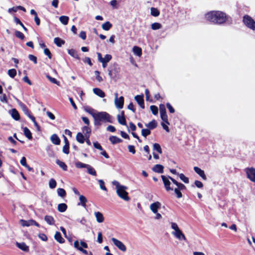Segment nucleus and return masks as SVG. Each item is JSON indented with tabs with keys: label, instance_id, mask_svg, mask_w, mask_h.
Segmentation results:
<instances>
[{
	"label": "nucleus",
	"instance_id": "obj_64",
	"mask_svg": "<svg viewBox=\"0 0 255 255\" xmlns=\"http://www.w3.org/2000/svg\"><path fill=\"white\" fill-rule=\"evenodd\" d=\"M38 237L43 241H46L47 240V237L44 234H39Z\"/></svg>",
	"mask_w": 255,
	"mask_h": 255
},
{
	"label": "nucleus",
	"instance_id": "obj_21",
	"mask_svg": "<svg viewBox=\"0 0 255 255\" xmlns=\"http://www.w3.org/2000/svg\"><path fill=\"white\" fill-rule=\"evenodd\" d=\"M54 239L60 244H63L65 242V240L62 237L60 233L59 232L55 233Z\"/></svg>",
	"mask_w": 255,
	"mask_h": 255
},
{
	"label": "nucleus",
	"instance_id": "obj_63",
	"mask_svg": "<svg viewBox=\"0 0 255 255\" xmlns=\"http://www.w3.org/2000/svg\"><path fill=\"white\" fill-rule=\"evenodd\" d=\"M44 54L47 55L49 59L51 58V53L48 48H45L44 50Z\"/></svg>",
	"mask_w": 255,
	"mask_h": 255
},
{
	"label": "nucleus",
	"instance_id": "obj_1",
	"mask_svg": "<svg viewBox=\"0 0 255 255\" xmlns=\"http://www.w3.org/2000/svg\"><path fill=\"white\" fill-rule=\"evenodd\" d=\"M207 20L217 24L224 23L227 19L226 14L220 11H212L205 15Z\"/></svg>",
	"mask_w": 255,
	"mask_h": 255
},
{
	"label": "nucleus",
	"instance_id": "obj_60",
	"mask_svg": "<svg viewBox=\"0 0 255 255\" xmlns=\"http://www.w3.org/2000/svg\"><path fill=\"white\" fill-rule=\"evenodd\" d=\"M28 58L30 60L33 61L34 64L37 63V58L34 55L30 54L28 55Z\"/></svg>",
	"mask_w": 255,
	"mask_h": 255
},
{
	"label": "nucleus",
	"instance_id": "obj_62",
	"mask_svg": "<svg viewBox=\"0 0 255 255\" xmlns=\"http://www.w3.org/2000/svg\"><path fill=\"white\" fill-rule=\"evenodd\" d=\"M97 242L100 244L103 242V236L101 232H99L98 234Z\"/></svg>",
	"mask_w": 255,
	"mask_h": 255
},
{
	"label": "nucleus",
	"instance_id": "obj_18",
	"mask_svg": "<svg viewBox=\"0 0 255 255\" xmlns=\"http://www.w3.org/2000/svg\"><path fill=\"white\" fill-rule=\"evenodd\" d=\"M50 139L51 142L55 145H59L60 143V139L56 134H52L51 136Z\"/></svg>",
	"mask_w": 255,
	"mask_h": 255
},
{
	"label": "nucleus",
	"instance_id": "obj_15",
	"mask_svg": "<svg viewBox=\"0 0 255 255\" xmlns=\"http://www.w3.org/2000/svg\"><path fill=\"white\" fill-rule=\"evenodd\" d=\"M9 113L11 115V117L16 121H18L20 119L19 115L17 111V110L15 109H13L9 111Z\"/></svg>",
	"mask_w": 255,
	"mask_h": 255
},
{
	"label": "nucleus",
	"instance_id": "obj_34",
	"mask_svg": "<svg viewBox=\"0 0 255 255\" xmlns=\"http://www.w3.org/2000/svg\"><path fill=\"white\" fill-rule=\"evenodd\" d=\"M118 122L124 126H127L126 121L125 117L121 116L120 115L117 116Z\"/></svg>",
	"mask_w": 255,
	"mask_h": 255
},
{
	"label": "nucleus",
	"instance_id": "obj_20",
	"mask_svg": "<svg viewBox=\"0 0 255 255\" xmlns=\"http://www.w3.org/2000/svg\"><path fill=\"white\" fill-rule=\"evenodd\" d=\"M93 91L95 94L99 96L101 98H104L105 96V94L104 92H103L101 89H100L99 88H94Z\"/></svg>",
	"mask_w": 255,
	"mask_h": 255
},
{
	"label": "nucleus",
	"instance_id": "obj_33",
	"mask_svg": "<svg viewBox=\"0 0 255 255\" xmlns=\"http://www.w3.org/2000/svg\"><path fill=\"white\" fill-rule=\"evenodd\" d=\"M56 162L64 171H66L67 170V166L64 162L61 161L59 159H57Z\"/></svg>",
	"mask_w": 255,
	"mask_h": 255
},
{
	"label": "nucleus",
	"instance_id": "obj_51",
	"mask_svg": "<svg viewBox=\"0 0 255 255\" xmlns=\"http://www.w3.org/2000/svg\"><path fill=\"white\" fill-rule=\"evenodd\" d=\"M95 74L96 75V79L99 82H101L103 81L102 77L100 75V72L95 71Z\"/></svg>",
	"mask_w": 255,
	"mask_h": 255
},
{
	"label": "nucleus",
	"instance_id": "obj_50",
	"mask_svg": "<svg viewBox=\"0 0 255 255\" xmlns=\"http://www.w3.org/2000/svg\"><path fill=\"white\" fill-rule=\"evenodd\" d=\"M112 70H113V73L114 74V77L115 78L118 77V76L119 75V72L120 71V68H119L118 67H115Z\"/></svg>",
	"mask_w": 255,
	"mask_h": 255
},
{
	"label": "nucleus",
	"instance_id": "obj_31",
	"mask_svg": "<svg viewBox=\"0 0 255 255\" xmlns=\"http://www.w3.org/2000/svg\"><path fill=\"white\" fill-rule=\"evenodd\" d=\"M67 208V206L65 203H61L58 205V210L60 212H65Z\"/></svg>",
	"mask_w": 255,
	"mask_h": 255
},
{
	"label": "nucleus",
	"instance_id": "obj_38",
	"mask_svg": "<svg viewBox=\"0 0 255 255\" xmlns=\"http://www.w3.org/2000/svg\"><path fill=\"white\" fill-rule=\"evenodd\" d=\"M177 175L179 176L181 180H182L184 183H189V181L188 178L186 177L183 173H178Z\"/></svg>",
	"mask_w": 255,
	"mask_h": 255
},
{
	"label": "nucleus",
	"instance_id": "obj_28",
	"mask_svg": "<svg viewBox=\"0 0 255 255\" xmlns=\"http://www.w3.org/2000/svg\"><path fill=\"white\" fill-rule=\"evenodd\" d=\"M45 221L49 225H53L54 224V220L51 216L46 215L44 217Z\"/></svg>",
	"mask_w": 255,
	"mask_h": 255
},
{
	"label": "nucleus",
	"instance_id": "obj_45",
	"mask_svg": "<svg viewBox=\"0 0 255 255\" xmlns=\"http://www.w3.org/2000/svg\"><path fill=\"white\" fill-rule=\"evenodd\" d=\"M151 14L154 16H157L159 15V11L157 8L151 7L150 9Z\"/></svg>",
	"mask_w": 255,
	"mask_h": 255
},
{
	"label": "nucleus",
	"instance_id": "obj_8",
	"mask_svg": "<svg viewBox=\"0 0 255 255\" xmlns=\"http://www.w3.org/2000/svg\"><path fill=\"white\" fill-rule=\"evenodd\" d=\"M169 177V176H168V177H167L165 176L164 175L161 176V178L163 180V183L164 185V187L167 191L173 190V188L170 186V185L171 184V182L169 180V179H170V178Z\"/></svg>",
	"mask_w": 255,
	"mask_h": 255
},
{
	"label": "nucleus",
	"instance_id": "obj_58",
	"mask_svg": "<svg viewBox=\"0 0 255 255\" xmlns=\"http://www.w3.org/2000/svg\"><path fill=\"white\" fill-rule=\"evenodd\" d=\"M159 111H160V114H165L166 113V109H165V107L164 105L160 104L159 105Z\"/></svg>",
	"mask_w": 255,
	"mask_h": 255
},
{
	"label": "nucleus",
	"instance_id": "obj_37",
	"mask_svg": "<svg viewBox=\"0 0 255 255\" xmlns=\"http://www.w3.org/2000/svg\"><path fill=\"white\" fill-rule=\"evenodd\" d=\"M88 164H87L83 163L80 161H77L75 163V166L78 168H86L87 166H88Z\"/></svg>",
	"mask_w": 255,
	"mask_h": 255
},
{
	"label": "nucleus",
	"instance_id": "obj_39",
	"mask_svg": "<svg viewBox=\"0 0 255 255\" xmlns=\"http://www.w3.org/2000/svg\"><path fill=\"white\" fill-rule=\"evenodd\" d=\"M57 193L61 197H64L66 195L65 190L63 188L57 189Z\"/></svg>",
	"mask_w": 255,
	"mask_h": 255
},
{
	"label": "nucleus",
	"instance_id": "obj_3",
	"mask_svg": "<svg viewBox=\"0 0 255 255\" xmlns=\"http://www.w3.org/2000/svg\"><path fill=\"white\" fill-rule=\"evenodd\" d=\"M112 184L116 186V192L119 197L126 201H128L130 200V198L128 196V193L126 191L128 189L127 187L121 185L116 180L113 181Z\"/></svg>",
	"mask_w": 255,
	"mask_h": 255
},
{
	"label": "nucleus",
	"instance_id": "obj_13",
	"mask_svg": "<svg viewBox=\"0 0 255 255\" xmlns=\"http://www.w3.org/2000/svg\"><path fill=\"white\" fill-rule=\"evenodd\" d=\"M135 101L137 102V103L138 104L139 106L142 108H144V100H143V96H140V95H137L134 98Z\"/></svg>",
	"mask_w": 255,
	"mask_h": 255
},
{
	"label": "nucleus",
	"instance_id": "obj_53",
	"mask_svg": "<svg viewBox=\"0 0 255 255\" xmlns=\"http://www.w3.org/2000/svg\"><path fill=\"white\" fill-rule=\"evenodd\" d=\"M86 112L90 114L93 118L94 119L95 116L96 115L97 112L95 110L93 109L90 108L88 110H86Z\"/></svg>",
	"mask_w": 255,
	"mask_h": 255
},
{
	"label": "nucleus",
	"instance_id": "obj_27",
	"mask_svg": "<svg viewBox=\"0 0 255 255\" xmlns=\"http://www.w3.org/2000/svg\"><path fill=\"white\" fill-rule=\"evenodd\" d=\"M132 51L134 54L138 56H140L142 54L141 49L136 46H134L132 48Z\"/></svg>",
	"mask_w": 255,
	"mask_h": 255
},
{
	"label": "nucleus",
	"instance_id": "obj_46",
	"mask_svg": "<svg viewBox=\"0 0 255 255\" xmlns=\"http://www.w3.org/2000/svg\"><path fill=\"white\" fill-rule=\"evenodd\" d=\"M151 27L153 30H157L161 27V25L159 23L155 22L151 24Z\"/></svg>",
	"mask_w": 255,
	"mask_h": 255
},
{
	"label": "nucleus",
	"instance_id": "obj_41",
	"mask_svg": "<svg viewBox=\"0 0 255 255\" xmlns=\"http://www.w3.org/2000/svg\"><path fill=\"white\" fill-rule=\"evenodd\" d=\"M153 149L156 150L158 153H162V149L159 144L155 143L153 145Z\"/></svg>",
	"mask_w": 255,
	"mask_h": 255
},
{
	"label": "nucleus",
	"instance_id": "obj_55",
	"mask_svg": "<svg viewBox=\"0 0 255 255\" xmlns=\"http://www.w3.org/2000/svg\"><path fill=\"white\" fill-rule=\"evenodd\" d=\"M82 131L85 134H89L91 132V130L88 126H84L82 128Z\"/></svg>",
	"mask_w": 255,
	"mask_h": 255
},
{
	"label": "nucleus",
	"instance_id": "obj_23",
	"mask_svg": "<svg viewBox=\"0 0 255 255\" xmlns=\"http://www.w3.org/2000/svg\"><path fill=\"white\" fill-rule=\"evenodd\" d=\"M16 246L21 250L27 252L29 250L28 247L24 243H16Z\"/></svg>",
	"mask_w": 255,
	"mask_h": 255
},
{
	"label": "nucleus",
	"instance_id": "obj_61",
	"mask_svg": "<svg viewBox=\"0 0 255 255\" xmlns=\"http://www.w3.org/2000/svg\"><path fill=\"white\" fill-rule=\"evenodd\" d=\"M93 146L95 148L99 149L101 151L103 150V148L101 146V145L98 142H95L93 143Z\"/></svg>",
	"mask_w": 255,
	"mask_h": 255
},
{
	"label": "nucleus",
	"instance_id": "obj_2",
	"mask_svg": "<svg viewBox=\"0 0 255 255\" xmlns=\"http://www.w3.org/2000/svg\"><path fill=\"white\" fill-rule=\"evenodd\" d=\"M94 125L100 126L102 123H113V118L106 112H98L94 117Z\"/></svg>",
	"mask_w": 255,
	"mask_h": 255
},
{
	"label": "nucleus",
	"instance_id": "obj_40",
	"mask_svg": "<svg viewBox=\"0 0 255 255\" xmlns=\"http://www.w3.org/2000/svg\"><path fill=\"white\" fill-rule=\"evenodd\" d=\"M150 130L149 128H144L141 130V134L143 136L146 137L150 134Z\"/></svg>",
	"mask_w": 255,
	"mask_h": 255
},
{
	"label": "nucleus",
	"instance_id": "obj_9",
	"mask_svg": "<svg viewBox=\"0 0 255 255\" xmlns=\"http://www.w3.org/2000/svg\"><path fill=\"white\" fill-rule=\"evenodd\" d=\"M246 173L248 178L251 181L255 182V169L253 168H247Z\"/></svg>",
	"mask_w": 255,
	"mask_h": 255
},
{
	"label": "nucleus",
	"instance_id": "obj_24",
	"mask_svg": "<svg viewBox=\"0 0 255 255\" xmlns=\"http://www.w3.org/2000/svg\"><path fill=\"white\" fill-rule=\"evenodd\" d=\"M109 140L113 144L120 143L122 141V140L121 138L116 136H110L109 137Z\"/></svg>",
	"mask_w": 255,
	"mask_h": 255
},
{
	"label": "nucleus",
	"instance_id": "obj_42",
	"mask_svg": "<svg viewBox=\"0 0 255 255\" xmlns=\"http://www.w3.org/2000/svg\"><path fill=\"white\" fill-rule=\"evenodd\" d=\"M8 75L11 77L13 78L16 75V71L14 69H11L8 70Z\"/></svg>",
	"mask_w": 255,
	"mask_h": 255
},
{
	"label": "nucleus",
	"instance_id": "obj_49",
	"mask_svg": "<svg viewBox=\"0 0 255 255\" xmlns=\"http://www.w3.org/2000/svg\"><path fill=\"white\" fill-rule=\"evenodd\" d=\"M15 35L16 37L20 39H23L24 38V34L21 32L20 31H19L18 30H16L15 31Z\"/></svg>",
	"mask_w": 255,
	"mask_h": 255
},
{
	"label": "nucleus",
	"instance_id": "obj_48",
	"mask_svg": "<svg viewBox=\"0 0 255 255\" xmlns=\"http://www.w3.org/2000/svg\"><path fill=\"white\" fill-rule=\"evenodd\" d=\"M14 21L17 23L19 24L20 26H21L23 28V29L26 31L27 30V29L24 26L23 23L21 22V21L16 17H14Z\"/></svg>",
	"mask_w": 255,
	"mask_h": 255
},
{
	"label": "nucleus",
	"instance_id": "obj_12",
	"mask_svg": "<svg viewBox=\"0 0 255 255\" xmlns=\"http://www.w3.org/2000/svg\"><path fill=\"white\" fill-rule=\"evenodd\" d=\"M94 215L95 216L96 221L99 223H102L104 222L105 218L102 213L97 211L95 212Z\"/></svg>",
	"mask_w": 255,
	"mask_h": 255
},
{
	"label": "nucleus",
	"instance_id": "obj_6",
	"mask_svg": "<svg viewBox=\"0 0 255 255\" xmlns=\"http://www.w3.org/2000/svg\"><path fill=\"white\" fill-rule=\"evenodd\" d=\"M20 223L21 225L23 227H24V226L28 227V226H33V225L36 226V227H39V224L33 220H29L26 221V220L21 219L20 220Z\"/></svg>",
	"mask_w": 255,
	"mask_h": 255
},
{
	"label": "nucleus",
	"instance_id": "obj_7",
	"mask_svg": "<svg viewBox=\"0 0 255 255\" xmlns=\"http://www.w3.org/2000/svg\"><path fill=\"white\" fill-rule=\"evenodd\" d=\"M112 241L114 244L120 250H121L123 252H125L126 251V247L122 242L115 238H112Z\"/></svg>",
	"mask_w": 255,
	"mask_h": 255
},
{
	"label": "nucleus",
	"instance_id": "obj_32",
	"mask_svg": "<svg viewBox=\"0 0 255 255\" xmlns=\"http://www.w3.org/2000/svg\"><path fill=\"white\" fill-rule=\"evenodd\" d=\"M23 132H24V134L25 136L26 137H27L29 139H32V137L31 133L30 131L29 130V129L25 127L24 128Z\"/></svg>",
	"mask_w": 255,
	"mask_h": 255
},
{
	"label": "nucleus",
	"instance_id": "obj_25",
	"mask_svg": "<svg viewBox=\"0 0 255 255\" xmlns=\"http://www.w3.org/2000/svg\"><path fill=\"white\" fill-rule=\"evenodd\" d=\"M86 169L87 170V172L89 174H91L93 176L97 175L96 171H95V169L90 165L88 164V166H87Z\"/></svg>",
	"mask_w": 255,
	"mask_h": 255
},
{
	"label": "nucleus",
	"instance_id": "obj_36",
	"mask_svg": "<svg viewBox=\"0 0 255 255\" xmlns=\"http://www.w3.org/2000/svg\"><path fill=\"white\" fill-rule=\"evenodd\" d=\"M112 26V24L109 21L103 23L102 25V28L105 30H109Z\"/></svg>",
	"mask_w": 255,
	"mask_h": 255
},
{
	"label": "nucleus",
	"instance_id": "obj_52",
	"mask_svg": "<svg viewBox=\"0 0 255 255\" xmlns=\"http://www.w3.org/2000/svg\"><path fill=\"white\" fill-rule=\"evenodd\" d=\"M150 109L152 114L156 115L158 113V108L156 106L152 105L150 107Z\"/></svg>",
	"mask_w": 255,
	"mask_h": 255
},
{
	"label": "nucleus",
	"instance_id": "obj_16",
	"mask_svg": "<svg viewBox=\"0 0 255 255\" xmlns=\"http://www.w3.org/2000/svg\"><path fill=\"white\" fill-rule=\"evenodd\" d=\"M164 167L161 164H156L152 167V170L156 173H162Z\"/></svg>",
	"mask_w": 255,
	"mask_h": 255
},
{
	"label": "nucleus",
	"instance_id": "obj_47",
	"mask_svg": "<svg viewBox=\"0 0 255 255\" xmlns=\"http://www.w3.org/2000/svg\"><path fill=\"white\" fill-rule=\"evenodd\" d=\"M160 117L162 119V120L166 124L169 125V123L168 121V117L167 115L166 114V113L165 114H160Z\"/></svg>",
	"mask_w": 255,
	"mask_h": 255
},
{
	"label": "nucleus",
	"instance_id": "obj_56",
	"mask_svg": "<svg viewBox=\"0 0 255 255\" xmlns=\"http://www.w3.org/2000/svg\"><path fill=\"white\" fill-rule=\"evenodd\" d=\"M112 55L110 54H106L104 58H103V61L108 63L112 59Z\"/></svg>",
	"mask_w": 255,
	"mask_h": 255
},
{
	"label": "nucleus",
	"instance_id": "obj_19",
	"mask_svg": "<svg viewBox=\"0 0 255 255\" xmlns=\"http://www.w3.org/2000/svg\"><path fill=\"white\" fill-rule=\"evenodd\" d=\"M145 126L150 130L156 128L157 126V123L155 120H153L149 123L145 124Z\"/></svg>",
	"mask_w": 255,
	"mask_h": 255
},
{
	"label": "nucleus",
	"instance_id": "obj_44",
	"mask_svg": "<svg viewBox=\"0 0 255 255\" xmlns=\"http://www.w3.org/2000/svg\"><path fill=\"white\" fill-rule=\"evenodd\" d=\"M20 106L25 115L27 116L28 114H30V112L29 111L28 108L24 104L20 103Z\"/></svg>",
	"mask_w": 255,
	"mask_h": 255
},
{
	"label": "nucleus",
	"instance_id": "obj_26",
	"mask_svg": "<svg viewBox=\"0 0 255 255\" xmlns=\"http://www.w3.org/2000/svg\"><path fill=\"white\" fill-rule=\"evenodd\" d=\"M68 54H70L71 56L74 58L77 59L78 60L80 59V57L77 53V52L73 49H69L68 51Z\"/></svg>",
	"mask_w": 255,
	"mask_h": 255
},
{
	"label": "nucleus",
	"instance_id": "obj_54",
	"mask_svg": "<svg viewBox=\"0 0 255 255\" xmlns=\"http://www.w3.org/2000/svg\"><path fill=\"white\" fill-rule=\"evenodd\" d=\"M98 182L99 183L101 189L104 191H107V189L106 186H105V183L104 181L103 180L100 179L99 180Z\"/></svg>",
	"mask_w": 255,
	"mask_h": 255
},
{
	"label": "nucleus",
	"instance_id": "obj_57",
	"mask_svg": "<svg viewBox=\"0 0 255 255\" xmlns=\"http://www.w3.org/2000/svg\"><path fill=\"white\" fill-rule=\"evenodd\" d=\"M46 77L51 82L59 85V82L56 79H55L54 78H52L51 77H50L49 75H47Z\"/></svg>",
	"mask_w": 255,
	"mask_h": 255
},
{
	"label": "nucleus",
	"instance_id": "obj_30",
	"mask_svg": "<svg viewBox=\"0 0 255 255\" xmlns=\"http://www.w3.org/2000/svg\"><path fill=\"white\" fill-rule=\"evenodd\" d=\"M76 140L81 143H83L85 140L84 136L81 132H78L76 135Z\"/></svg>",
	"mask_w": 255,
	"mask_h": 255
},
{
	"label": "nucleus",
	"instance_id": "obj_22",
	"mask_svg": "<svg viewBox=\"0 0 255 255\" xmlns=\"http://www.w3.org/2000/svg\"><path fill=\"white\" fill-rule=\"evenodd\" d=\"M79 200L80 202L78 203V205H81L85 208L87 202L86 198L83 195H79Z\"/></svg>",
	"mask_w": 255,
	"mask_h": 255
},
{
	"label": "nucleus",
	"instance_id": "obj_11",
	"mask_svg": "<svg viewBox=\"0 0 255 255\" xmlns=\"http://www.w3.org/2000/svg\"><path fill=\"white\" fill-rule=\"evenodd\" d=\"M124 103V98L123 96L119 97L117 100H115V104L116 107L119 109L123 108Z\"/></svg>",
	"mask_w": 255,
	"mask_h": 255
},
{
	"label": "nucleus",
	"instance_id": "obj_35",
	"mask_svg": "<svg viewBox=\"0 0 255 255\" xmlns=\"http://www.w3.org/2000/svg\"><path fill=\"white\" fill-rule=\"evenodd\" d=\"M59 20L64 25H66L68 22L69 17L67 16H61L59 17Z\"/></svg>",
	"mask_w": 255,
	"mask_h": 255
},
{
	"label": "nucleus",
	"instance_id": "obj_43",
	"mask_svg": "<svg viewBox=\"0 0 255 255\" xmlns=\"http://www.w3.org/2000/svg\"><path fill=\"white\" fill-rule=\"evenodd\" d=\"M57 185L56 181L54 179H51L49 182V187L51 189H54L56 187Z\"/></svg>",
	"mask_w": 255,
	"mask_h": 255
},
{
	"label": "nucleus",
	"instance_id": "obj_14",
	"mask_svg": "<svg viewBox=\"0 0 255 255\" xmlns=\"http://www.w3.org/2000/svg\"><path fill=\"white\" fill-rule=\"evenodd\" d=\"M194 170L203 180H206L207 179L204 171L203 170L196 166L194 167Z\"/></svg>",
	"mask_w": 255,
	"mask_h": 255
},
{
	"label": "nucleus",
	"instance_id": "obj_10",
	"mask_svg": "<svg viewBox=\"0 0 255 255\" xmlns=\"http://www.w3.org/2000/svg\"><path fill=\"white\" fill-rule=\"evenodd\" d=\"M161 207V203L159 202H155L150 205V209L153 213H157L158 209Z\"/></svg>",
	"mask_w": 255,
	"mask_h": 255
},
{
	"label": "nucleus",
	"instance_id": "obj_17",
	"mask_svg": "<svg viewBox=\"0 0 255 255\" xmlns=\"http://www.w3.org/2000/svg\"><path fill=\"white\" fill-rule=\"evenodd\" d=\"M169 177L170 178V179L171 180V181L177 186V188L179 190H184L186 189V187L184 184H183L181 183L178 182L176 180H175L171 177Z\"/></svg>",
	"mask_w": 255,
	"mask_h": 255
},
{
	"label": "nucleus",
	"instance_id": "obj_4",
	"mask_svg": "<svg viewBox=\"0 0 255 255\" xmlns=\"http://www.w3.org/2000/svg\"><path fill=\"white\" fill-rule=\"evenodd\" d=\"M171 228L174 230V232L172 233V235L178 240L186 241V238L182 233V232L179 228L178 225L174 222L171 223Z\"/></svg>",
	"mask_w": 255,
	"mask_h": 255
},
{
	"label": "nucleus",
	"instance_id": "obj_5",
	"mask_svg": "<svg viewBox=\"0 0 255 255\" xmlns=\"http://www.w3.org/2000/svg\"><path fill=\"white\" fill-rule=\"evenodd\" d=\"M243 22L249 28L254 30L255 26V22L250 16L248 15L244 16L243 18Z\"/></svg>",
	"mask_w": 255,
	"mask_h": 255
},
{
	"label": "nucleus",
	"instance_id": "obj_29",
	"mask_svg": "<svg viewBox=\"0 0 255 255\" xmlns=\"http://www.w3.org/2000/svg\"><path fill=\"white\" fill-rule=\"evenodd\" d=\"M54 43L58 47H61L65 43V41L59 37H56L54 39Z\"/></svg>",
	"mask_w": 255,
	"mask_h": 255
},
{
	"label": "nucleus",
	"instance_id": "obj_59",
	"mask_svg": "<svg viewBox=\"0 0 255 255\" xmlns=\"http://www.w3.org/2000/svg\"><path fill=\"white\" fill-rule=\"evenodd\" d=\"M174 192L176 194L177 197L178 198H180L182 197V194L180 192V190H179L178 188H176L174 189Z\"/></svg>",
	"mask_w": 255,
	"mask_h": 255
}]
</instances>
